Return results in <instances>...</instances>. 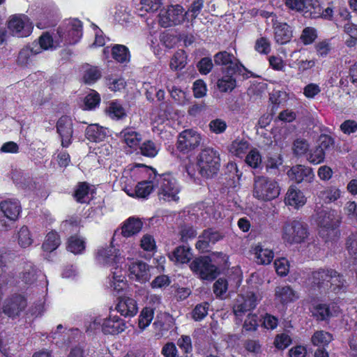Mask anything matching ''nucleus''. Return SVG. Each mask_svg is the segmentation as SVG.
<instances>
[{"mask_svg":"<svg viewBox=\"0 0 357 357\" xmlns=\"http://www.w3.org/2000/svg\"><path fill=\"white\" fill-rule=\"evenodd\" d=\"M192 255L190 248L180 245L176 248L172 254L169 255V258L176 262L185 264L190 261Z\"/></svg>","mask_w":357,"mask_h":357,"instance_id":"nucleus-33","label":"nucleus"},{"mask_svg":"<svg viewBox=\"0 0 357 357\" xmlns=\"http://www.w3.org/2000/svg\"><path fill=\"white\" fill-rule=\"evenodd\" d=\"M255 254L257 258V262L261 264H269L274 257L272 250L264 248L262 245H257L255 248Z\"/></svg>","mask_w":357,"mask_h":357,"instance_id":"nucleus-41","label":"nucleus"},{"mask_svg":"<svg viewBox=\"0 0 357 357\" xmlns=\"http://www.w3.org/2000/svg\"><path fill=\"white\" fill-rule=\"evenodd\" d=\"M250 144L247 140L236 139L229 146V151L236 156L241 158L249 149Z\"/></svg>","mask_w":357,"mask_h":357,"instance_id":"nucleus-42","label":"nucleus"},{"mask_svg":"<svg viewBox=\"0 0 357 357\" xmlns=\"http://www.w3.org/2000/svg\"><path fill=\"white\" fill-rule=\"evenodd\" d=\"M324 152L320 149L317 146L312 149H309L306 155L307 160L313 165H318L324 161L325 159Z\"/></svg>","mask_w":357,"mask_h":357,"instance_id":"nucleus-45","label":"nucleus"},{"mask_svg":"<svg viewBox=\"0 0 357 357\" xmlns=\"http://www.w3.org/2000/svg\"><path fill=\"white\" fill-rule=\"evenodd\" d=\"M213 60L215 65L225 66L222 73L238 74L242 75L243 79L248 78L245 73H251L233 54L227 51H220L216 53L213 56Z\"/></svg>","mask_w":357,"mask_h":357,"instance_id":"nucleus-7","label":"nucleus"},{"mask_svg":"<svg viewBox=\"0 0 357 357\" xmlns=\"http://www.w3.org/2000/svg\"><path fill=\"white\" fill-rule=\"evenodd\" d=\"M333 340V335L324 331H316L311 337L312 343L319 348H324Z\"/></svg>","mask_w":357,"mask_h":357,"instance_id":"nucleus-38","label":"nucleus"},{"mask_svg":"<svg viewBox=\"0 0 357 357\" xmlns=\"http://www.w3.org/2000/svg\"><path fill=\"white\" fill-rule=\"evenodd\" d=\"M153 317V311L151 308L145 307L141 312L139 318V326L144 329L149 325Z\"/></svg>","mask_w":357,"mask_h":357,"instance_id":"nucleus-55","label":"nucleus"},{"mask_svg":"<svg viewBox=\"0 0 357 357\" xmlns=\"http://www.w3.org/2000/svg\"><path fill=\"white\" fill-rule=\"evenodd\" d=\"M331 214L330 212H327L325 211H321L319 213V223L321 227H323L327 229H333L337 225L336 222L333 221V218H331Z\"/></svg>","mask_w":357,"mask_h":357,"instance_id":"nucleus-52","label":"nucleus"},{"mask_svg":"<svg viewBox=\"0 0 357 357\" xmlns=\"http://www.w3.org/2000/svg\"><path fill=\"white\" fill-rule=\"evenodd\" d=\"M153 182V181H144L139 182L132 193H129L128 192H127V193L131 197L136 195L137 197L146 198L153 190L154 185Z\"/></svg>","mask_w":357,"mask_h":357,"instance_id":"nucleus-35","label":"nucleus"},{"mask_svg":"<svg viewBox=\"0 0 357 357\" xmlns=\"http://www.w3.org/2000/svg\"><path fill=\"white\" fill-rule=\"evenodd\" d=\"M208 303H203L198 304L195 306L192 312V318L195 321H200L203 319L208 314Z\"/></svg>","mask_w":357,"mask_h":357,"instance_id":"nucleus-57","label":"nucleus"},{"mask_svg":"<svg viewBox=\"0 0 357 357\" xmlns=\"http://www.w3.org/2000/svg\"><path fill=\"white\" fill-rule=\"evenodd\" d=\"M139 149L143 155L149 158L155 157L158 151L155 143L151 140H146L143 142Z\"/></svg>","mask_w":357,"mask_h":357,"instance_id":"nucleus-50","label":"nucleus"},{"mask_svg":"<svg viewBox=\"0 0 357 357\" xmlns=\"http://www.w3.org/2000/svg\"><path fill=\"white\" fill-rule=\"evenodd\" d=\"M84 248V242L82 240L77 238L76 236H71L68 239L67 249L70 252L74 254H79L81 253Z\"/></svg>","mask_w":357,"mask_h":357,"instance_id":"nucleus-49","label":"nucleus"},{"mask_svg":"<svg viewBox=\"0 0 357 357\" xmlns=\"http://www.w3.org/2000/svg\"><path fill=\"white\" fill-rule=\"evenodd\" d=\"M204 0H195L191 3L188 10L187 11L188 12V17L190 22L195 20L200 13L204 7Z\"/></svg>","mask_w":357,"mask_h":357,"instance_id":"nucleus-53","label":"nucleus"},{"mask_svg":"<svg viewBox=\"0 0 357 357\" xmlns=\"http://www.w3.org/2000/svg\"><path fill=\"white\" fill-rule=\"evenodd\" d=\"M309 149L310 144L305 139L297 138L293 142V153L297 157H300L304 155L306 156Z\"/></svg>","mask_w":357,"mask_h":357,"instance_id":"nucleus-43","label":"nucleus"},{"mask_svg":"<svg viewBox=\"0 0 357 357\" xmlns=\"http://www.w3.org/2000/svg\"><path fill=\"white\" fill-rule=\"evenodd\" d=\"M96 258L100 264L116 265V266L122 260L119 250L112 246L99 250Z\"/></svg>","mask_w":357,"mask_h":357,"instance_id":"nucleus-18","label":"nucleus"},{"mask_svg":"<svg viewBox=\"0 0 357 357\" xmlns=\"http://www.w3.org/2000/svg\"><path fill=\"white\" fill-rule=\"evenodd\" d=\"M121 277L122 275H119L117 273L113 272L112 278H108L109 282L107 287L116 291L118 294L123 291L124 287H126V283L123 282V279L121 278Z\"/></svg>","mask_w":357,"mask_h":357,"instance_id":"nucleus-47","label":"nucleus"},{"mask_svg":"<svg viewBox=\"0 0 357 357\" xmlns=\"http://www.w3.org/2000/svg\"><path fill=\"white\" fill-rule=\"evenodd\" d=\"M291 337L285 333L277 335L275 336V338L274 340L275 347L277 349H281V350H283L285 348H287L289 345L291 344Z\"/></svg>","mask_w":357,"mask_h":357,"instance_id":"nucleus-64","label":"nucleus"},{"mask_svg":"<svg viewBox=\"0 0 357 357\" xmlns=\"http://www.w3.org/2000/svg\"><path fill=\"white\" fill-rule=\"evenodd\" d=\"M140 165L147 167L153 172L154 174L153 180L156 182L160 199L169 202L178 200V194L181 188L176 180L169 173L159 174L156 169L152 167H148L145 165Z\"/></svg>","mask_w":357,"mask_h":357,"instance_id":"nucleus-3","label":"nucleus"},{"mask_svg":"<svg viewBox=\"0 0 357 357\" xmlns=\"http://www.w3.org/2000/svg\"><path fill=\"white\" fill-rule=\"evenodd\" d=\"M280 195V187L278 183L264 176L255 174L253 196L258 199L270 201Z\"/></svg>","mask_w":357,"mask_h":357,"instance_id":"nucleus-6","label":"nucleus"},{"mask_svg":"<svg viewBox=\"0 0 357 357\" xmlns=\"http://www.w3.org/2000/svg\"><path fill=\"white\" fill-rule=\"evenodd\" d=\"M40 47L37 46L36 41L24 46L20 51L17 59L18 65L21 66H28L33 60V58L38 54Z\"/></svg>","mask_w":357,"mask_h":357,"instance_id":"nucleus-21","label":"nucleus"},{"mask_svg":"<svg viewBox=\"0 0 357 357\" xmlns=\"http://www.w3.org/2000/svg\"><path fill=\"white\" fill-rule=\"evenodd\" d=\"M11 176L13 182L22 188L32 189L35 188V183L32 178L20 171H13Z\"/></svg>","mask_w":357,"mask_h":357,"instance_id":"nucleus-32","label":"nucleus"},{"mask_svg":"<svg viewBox=\"0 0 357 357\" xmlns=\"http://www.w3.org/2000/svg\"><path fill=\"white\" fill-rule=\"evenodd\" d=\"M288 175L291 180L297 183L302 182L311 183L314 178L313 169L302 165L293 166L288 171Z\"/></svg>","mask_w":357,"mask_h":357,"instance_id":"nucleus-16","label":"nucleus"},{"mask_svg":"<svg viewBox=\"0 0 357 357\" xmlns=\"http://www.w3.org/2000/svg\"><path fill=\"white\" fill-rule=\"evenodd\" d=\"M40 273V271L33 263L28 261L25 263L23 267V271L20 273V278L24 283L32 284L36 281Z\"/></svg>","mask_w":357,"mask_h":357,"instance_id":"nucleus-28","label":"nucleus"},{"mask_svg":"<svg viewBox=\"0 0 357 357\" xmlns=\"http://www.w3.org/2000/svg\"><path fill=\"white\" fill-rule=\"evenodd\" d=\"M188 12H185L179 4L169 5L166 10L160 14V24L163 27H169L181 24L184 21H190Z\"/></svg>","mask_w":357,"mask_h":357,"instance_id":"nucleus-9","label":"nucleus"},{"mask_svg":"<svg viewBox=\"0 0 357 357\" xmlns=\"http://www.w3.org/2000/svg\"><path fill=\"white\" fill-rule=\"evenodd\" d=\"M285 203L295 208H299L305 204V198L300 190L291 187L286 194Z\"/></svg>","mask_w":357,"mask_h":357,"instance_id":"nucleus-29","label":"nucleus"},{"mask_svg":"<svg viewBox=\"0 0 357 357\" xmlns=\"http://www.w3.org/2000/svg\"><path fill=\"white\" fill-rule=\"evenodd\" d=\"M182 242H187L189 239L193 238L197 235L196 230L190 225H183L179 231Z\"/></svg>","mask_w":357,"mask_h":357,"instance_id":"nucleus-60","label":"nucleus"},{"mask_svg":"<svg viewBox=\"0 0 357 357\" xmlns=\"http://www.w3.org/2000/svg\"><path fill=\"white\" fill-rule=\"evenodd\" d=\"M314 315L319 321H326L332 316V313L328 305L319 304L315 307Z\"/></svg>","mask_w":357,"mask_h":357,"instance_id":"nucleus-51","label":"nucleus"},{"mask_svg":"<svg viewBox=\"0 0 357 357\" xmlns=\"http://www.w3.org/2000/svg\"><path fill=\"white\" fill-rule=\"evenodd\" d=\"M317 37L316 29L312 27H307L303 29L301 39L305 45H310L315 40Z\"/></svg>","mask_w":357,"mask_h":357,"instance_id":"nucleus-62","label":"nucleus"},{"mask_svg":"<svg viewBox=\"0 0 357 357\" xmlns=\"http://www.w3.org/2000/svg\"><path fill=\"white\" fill-rule=\"evenodd\" d=\"M109 135L108 128L98 123L90 124L85 130V137L91 142H102Z\"/></svg>","mask_w":357,"mask_h":357,"instance_id":"nucleus-20","label":"nucleus"},{"mask_svg":"<svg viewBox=\"0 0 357 357\" xmlns=\"http://www.w3.org/2000/svg\"><path fill=\"white\" fill-rule=\"evenodd\" d=\"M258 291H249L245 295H238L233 305V312L236 316H241L245 312L256 307L261 300Z\"/></svg>","mask_w":357,"mask_h":357,"instance_id":"nucleus-11","label":"nucleus"},{"mask_svg":"<svg viewBox=\"0 0 357 357\" xmlns=\"http://www.w3.org/2000/svg\"><path fill=\"white\" fill-rule=\"evenodd\" d=\"M61 240L59 234L56 232H49L45 238L42 248L44 251L51 252L55 250L60 245Z\"/></svg>","mask_w":357,"mask_h":357,"instance_id":"nucleus-40","label":"nucleus"},{"mask_svg":"<svg viewBox=\"0 0 357 357\" xmlns=\"http://www.w3.org/2000/svg\"><path fill=\"white\" fill-rule=\"evenodd\" d=\"M307 281L309 293L313 301H320L331 293L346 292L349 286L344 275L332 268H319L312 272Z\"/></svg>","mask_w":357,"mask_h":357,"instance_id":"nucleus-1","label":"nucleus"},{"mask_svg":"<svg viewBox=\"0 0 357 357\" xmlns=\"http://www.w3.org/2000/svg\"><path fill=\"white\" fill-rule=\"evenodd\" d=\"M1 211L10 220H16L21 212V205L17 199H11L0 203Z\"/></svg>","mask_w":357,"mask_h":357,"instance_id":"nucleus-23","label":"nucleus"},{"mask_svg":"<svg viewBox=\"0 0 357 357\" xmlns=\"http://www.w3.org/2000/svg\"><path fill=\"white\" fill-rule=\"evenodd\" d=\"M106 114L112 119L120 120L126 116L123 106L118 101H112L105 109Z\"/></svg>","mask_w":357,"mask_h":357,"instance_id":"nucleus-36","label":"nucleus"},{"mask_svg":"<svg viewBox=\"0 0 357 357\" xmlns=\"http://www.w3.org/2000/svg\"><path fill=\"white\" fill-rule=\"evenodd\" d=\"M82 36V23L77 19L65 21L56 32V41L60 47L76 44Z\"/></svg>","mask_w":357,"mask_h":357,"instance_id":"nucleus-4","label":"nucleus"},{"mask_svg":"<svg viewBox=\"0 0 357 357\" xmlns=\"http://www.w3.org/2000/svg\"><path fill=\"white\" fill-rule=\"evenodd\" d=\"M90 187L86 182L79 183L74 193V197L79 203L89 202L88 195Z\"/></svg>","mask_w":357,"mask_h":357,"instance_id":"nucleus-44","label":"nucleus"},{"mask_svg":"<svg viewBox=\"0 0 357 357\" xmlns=\"http://www.w3.org/2000/svg\"><path fill=\"white\" fill-rule=\"evenodd\" d=\"M213 67L211 58L206 56L200 59L197 64L199 73L202 75H207L211 72Z\"/></svg>","mask_w":357,"mask_h":357,"instance_id":"nucleus-61","label":"nucleus"},{"mask_svg":"<svg viewBox=\"0 0 357 357\" xmlns=\"http://www.w3.org/2000/svg\"><path fill=\"white\" fill-rule=\"evenodd\" d=\"M126 321L116 315L110 314L104 320L102 331L105 334L116 335L122 333L126 328Z\"/></svg>","mask_w":357,"mask_h":357,"instance_id":"nucleus-19","label":"nucleus"},{"mask_svg":"<svg viewBox=\"0 0 357 357\" xmlns=\"http://www.w3.org/2000/svg\"><path fill=\"white\" fill-rule=\"evenodd\" d=\"M305 17L312 19L319 18L321 16L322 6L319 0H305V10H303Z\"/></svg>","mask_w":357,"mask_h":357,"instance_id":"nucleus-31","label":"nucleus"},{"mask_svg":"<svg viewBox=\"0 0 357 357\" xmlns=\"http://www.w3.org/2000/svg\"><path fill=\"white\" fill-rule=\"evenodd\" d=\"M119 303L116 305V309L117 311L124 317H133L138 312L137 302L130 297H122L119 296Z\"/></svg>","mask_w":357,"mask_h":357,"instance_id":"nucleus-22","label":"nucleus"},{"mask_svg":"<svg viewBox=\"0 0 357 357\" xmlns=\"http://www.w3.org/2000/svg\"><path fill=\"white\" fill-rule=\"evenodd\" d=\"M187 55L184 50H179L174 53L171 59L169 66L172 70H181L187 63Z\"/></svg>","mask_w":357,"mask_h":357,"instance_id":"nucleus-39","label":"nucleus"},{"mask_svg":"<svg viewBox=\"0 0 357 357\" xmlns=\"http://www.w3.org/2000/svg\"><path fill=\"white\" fill-rule=\"evenodd\" d=\"M213 293L217 297L221 298L228 289V282L226 279L220 278L213 284Z\"/></svg>","mask_w":357,"mask_h":357,"instance_id":"nucleus-58","label":"nucleus"},{"mask_svg":"<svg viewBox=\"0 0 357 357\" xmlns=\"http://www.w3.org/2000/svg\"><path fill=\"white\" fill-rule=\"evenodd\" d=\"M224 237L223 233L214 228L206 229L199 236L195 247L200 252H211L213 245L222 241Z\"/></svg>","mask_w":357,"mask_h":357,"instance_id":"nucleus-12","label":"nucleus"},{"mask_svg":"<svg viewBox=\"0 0 357 357\" xmlns=\"http://www.w3.org/2000/svg\"><path fill=\"white\" fill-rule=\"evenodd\" d=\"M130 275H134L136 280L144 283L149 279V266L142 261L133 262L129 266Z\"/></svg>","mask_w":357,"mask_h":357,"instance_id":"nucleus-24","label":"nucleus"},{"mask_svg":"<svg viewBox=\"0 0 357 357\" xmlns=\"http://www.w3.org/2000/svg\"><path fill=\"white\" fill-rule=\"evenodd\" d=\"M82 80L86 84H93L100 79L102 73L97 66L85 63L82 66Z\"/></svg>","mask_w":357,"mask_h":357,"instance_id":"nucleus-26","label":"nucleus"},{"mask_svg":"<svg viewBox=\"0 0 357 357\" xmlns=\"http://www.w3.org/2000/svg\"><path fill=\"white\" fill-rule=\"evenodd\" d=\"M18 243L22 248H26L31 244L30 232L26 227H22L18 232Z\"/></svg>","mask_w":357,"mask_h":357,"instance_id":"nucleus-59","label":"nucleus"},{"mask_svg":"<svg viewBox=\"0 0 357 357\" xmlns=\"http://www.w3.org/2000/svg\"><path fill=\"white\" fill-rule=\"evenodd\" d=\"M238 74H227L223 73V75L218 80L217 86L221 92L231 91L236 86V77Z\"/></svg>","mask_w":357,"mask_h":357,"instance_id":"nucleus-30","label":"nucleus"},{"mask_svg":"<svg viewBox=\"0 0 357 357\" xmlns=\"http://www.w3.org/2000/svg\"><path fill=\"white\" fill-rule=\"evenodd\" d=\"M197 166L199 174L206 178L216 175L220 167V158L218 151L212 148L202 149L197 156Z\"/></svg>","mask_w":357,"mask_h":357,"instance_id":"nucleus-5","label":"nucleus"},{"mask_svg":"<svg viewBox=\"0 0 357 357\" xmlns=\"http://www.w3.org/2000/svg\"><path fill=\"white\" fill-rule=\"evenodd\" d=\"M8 28L13 35L17 37L28 36L32 31V24L25 15L13 16L8 22Z\"/></svg>","mask_w":357,"mask_h":357,"instance_id":"nucleus-15","label":"nucleus"},{"mask_svg":"<svg viewBox=\"0 0 357 357\" xmlns=\"http://www.w3.org/2000/svg\"><path fill=\"white\" fill-rule=\"evenodd\" d=\"M346 245L349 255L357 258V231L351 233L347 237Z\"/></svg>","mask_w":357,"mask_h":357,"instance_id":"nucleus-63","label":"nucleus"},{"mask_svg":"<svg viewBox=\"0 0 357 357\" xmlns=\"http://www.w3.org/2000/svg\"><path fill=\"white\" fill-rule=\"evenodd\" d=\"M291 27L287 23H279L275 27V39L277 43L283 45L289 42L293 36Z\"/></svg>","mask_w":357,"mask_h":357,"instance_id":"nucleus-25","label":"nucleus"},{"mask_svg":"<svg viewBox=\"0 0 357 357\" xmlns=\"http://www.w3.org/2000/svg\"><path fill=\"white\" fill-rule=\"evenodd\" d=\"M27 305L26 299L20 294H14L8 298L3 304V312L10 318L19 317Z\"/></svg>","mask_w":357,"mask_h":357,"instance_id":"nucleus-13","label":"nucleus"},{"mask_svg":"<svg viewBox=\"0 0 357 357\" xmlns=\"http://www.w3.org/2000/svg\"><path fill=\"white\" fill-rule=\"evenodd\" d=\"M341 192L335 187H330L321 192L322 199L327 203L336 201L340 197Z\"/></svg>","mask_w":357,"mask_h":357,"instance_id":"nucleus-54","label":"nucleus"},{"mask_svg":"<svg viewBox=\"0 0 357 357\" xmlns=\"http://www.w3.org/2000/svg\"><path fill=\"white\" fill-rule=\"evenodd\" d=\"M275 296L282 305L291 303L297 298L295 291L288 285L277 287L275 289Z\"/></svg>","mask_w":357,"mask_h":357,"instance_id":"nucleus-27","label":"nucleus"},{"mask_svg":"<svg viewBox=\"0 0 357 357\" xmlns=\"http://www.w3.org/2000/svg\"><path fill=\"white\" fill-rule=\"evenodd\" d=\"M201 141V135L197 131L185 130L178 136L176 147L180 152L189 153L199 146Z\"/></svg>","mask_w":357,"mask_h":357,"instance_id":"nucleus-10","label":"nucleus"},{"mask_svg":"<svg viewBox=\"0 0 357 357\" xmlns=\"http://www.w3.org/2000/svg\"><path fill=\"white\" fill-rule=\"evenodd\" d=\"M228 256L222 252H211L208 256L195 258L190 264V269L203 280H213L220 274L219 266H225Z\"/></svg>","mask_w":357,"mask_h":357,"instance_id":"nucleus-2","label":"nucleus"},{"mask_svg":"<svg viewBox=\"0 0 357 357\" xmlns=\"http://www.w3.org/2000/svg\"><path fill=\"white\" fill-rule=\"evenodd\" d=\"M100 102V95L92 90L91 93L88 94L84 98V105L87 109H93L99 105Z\"/></svg>","mask_w":357,"mask_h":357,"instance_id":"nucleus-56","label":"nucleus"},{"mask_svg":"<svg viewBox=\"0 0 357 357\" xmlns=\"http://www.w3.org/2000/svg\"><path fill=\"white\" fill-rule=\"evenodd\" d=\"M56 33L51 36L49 33H43L36 41L37 46H39L38 54L42 52L43 50H48L50 48H56L60 47L59 41H56Z\"/></svg>","mask_w":357,"mask_h":357,"instance_id":"nucleus-34","label":"nucleus"},{"mask_svg":"<svg viewBox=\"0 0 357 357\" xmlns=\"http://www.w3.org/2000/svg\"><path fill=\"white\" fill-rule=\"evenodd\" d=\"M56 132L61 141L63 147H68L72 144V138L73 135V123L72 119L63 115L60 117L56 125Z\"/></svg>","mask_w":357,"mask_h":357,"instance_id":"nucleus-14","label":"nucleus"},{"mask_svg":"<svg viewBox=\"0 0 357 357\" xmlns=\"http://www.w3.org/2000/svg\"><path fill=\"white\" fill-rule=\"evenodd\" d=\"M112 58L123 63L130 61V54L128 48L123 45H115L112 48Z\"/></svg>","mask_w":357,"mask_h":357,"instance_id":"nucleus-37","label":"nucleus"},{"mask_svg":"<svg viewBox=\"0 0 357 357\" xmlns=\"http://www.w3.org/2000/svg\"><path fill=\"white\" fill-rule=\"evenodd\" d=\"M317 142V147H319L320 149H321L325 155L326 152L332 150L335 145L334 139L328 135H321L318 139Z\"/></svg>","mask_w":357,"mask_h":357,"instance_id":"nucleus-48","label":"nucleus"},{"mask_svg":"<svg viewBox=\"0 0 357 357\" xmlns=\"http://www.w3.org/2000/svg\"><path fill=\"white\" fill-rule=\"evenodd\" d=\"M282 238L287 243H301L309 235L308 225L300 220H291L284 222Z\"/></svg>","mask_w":357,"mask_h":357,"instance_id":"nucleus-8","label":"nucleus"},{"mask_svg":"<svg viewBox=\"0 0 357 357\" xmlns=\"http://www.w3.org/2000/svg\"><path fill=\"white\" fill-rule=\"evenodd\" d=\"M142 226L143 223L139 218L130 217L124 222L121 231L119 229L115 231L112 239L120 235L126 238L134 236L141 231Z\"/></svg>","mask_w":357,"mask_h":357,"instance_id":"nucleus-17","label":"nucleus"},{"mask_svg":"<svg viewBox=\"0 0 357 357\" xmlns=\"http://www.w3.org/2000/svg\"><path fill=\"white\" fill-rule=\"evenodd\" d=\"M245 162L252 168L257 169L261 167V156L257 149L249 151L245 158Z\"/></svg>","mask_w":357,"mask_h":357,"instance_id":"nucleus-46","label":"nucleus"}]
</instances>
